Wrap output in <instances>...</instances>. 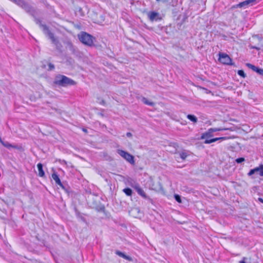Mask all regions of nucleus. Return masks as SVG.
I'll return each instance as SVG.
<instances>
[{
  "instance_id": "nucleus-1",
  "label": "nucleus",
  "mask_w": 263,
  "mask_h": 263,
  "mask_svg": "<svg viewBox=\"0 0 263 263\" xmlns=\"http://www.w3.org/2000/svg\"><path fill=\"white\" fill-rule=\"evenodd\" d=\"M10 1L21 7L26 12L34 17V21L36 24L39 25L40 27L42 29L44 33L49 40H50L51 43L55 45L57 50L60 53H62L63 52V46L62 44L60 42L58 37L54 36V34L50 31L49 27L46 25L42 24L41 20L35 17V14L36 13L35 9L25 0Z\"/></svg>"
},
{
  "instance_id": "nucleus-2",
  "label": "nucleus",
  "mask_w": 263,
  "mask_h": 263,
  "mask_svg": "<svg viewBox=\"0 0 263 263\" xmlns=\"http://www.w3.org/2000/svg\"><path fill=\"white\" fill-rule=\"evenodd\" d=\"M53 83L58 86L67 87L76 85L77 82L64 75L59 74L55 77Z\"/></svg>"
},
{
  "instance_id": "nucleus-3",
  "label": "nucleus",
  "mask_w": 263,
  "mask_h": 263,
  "mask_svg": "<svg viewBox=\"0 0 263 263\" xmlns=\"http://www.w3.org/2000/svg\"><path fill=\"white\" fill-rule=\"evenodd\" d=\"M78 37L83 44L88 46H93V41L96 40L95 37L85 32H81V34L78 35Z\"/></svg>"
},
{
  "instance_id": "nucleus-4",
  "label": "nucleus",
  "mask_w": 263,
  "mask_h": 263,
  "mask_svg": "<svg viewBox=\"0 0 263 263\" xmlns=\"http://www.w3.org/2000/svg\"><path fill=\"white\" fill-rule=\"evenodd\" d=\"M91 200H89L88 199H86L87 203L90 204V206L93 209H95L98 212H105V208L104 204H101L99 200V197L96 198L95 196L92 197Z\"/></svg>"
},
{
  "instance_id": "nucleus-5",
  "label": "nucleus",
  "mask_w": 263,
  "mask_h": 263,
  "mask_svg": "<svg viewBox=\"0 0 263 263\" xmlns=\"http://www.w3.org/2000/svg\"><path fill=\"white\" fill-rule=\"evenodd\" d=\"M117 153L130 164H135L134 157L129 153L122 149H118Z\"/></svg>"
},
{
  "instance_id": "nucleus-6",
  "label": "nucleus",
  "mask_w": 263,
  "mask_h": 263,
  "mask_svg": "<svg viewBox=\"0 0 263 263\" xmlns=\"http://www.w3.org/2000/svg\"><path fill=\"white\" fill-rule=\"evenodd\" d=\"M218 60L223 64L228 65H234L232 59L226 53L219 52Z\"/></svg>"
},
{
  "instance_id": "nucleus-7",
  "label": "nucleus",
  "mask_w": 263,
  "mask_h": 263,
  "mask_svg": "<svg viewBox=\"0 0 263 263\" xmlns=\"http://www.w3.org/2000/svg\"><path fill=\"white\" fill-rule=\"evenodd\" d=\"M226 129H222L219 128H211L208 130L207 132L203 133L201 135V139H204L206 138H209L213 136V133L218 131H221L223 130H226Z\"/></svg>"
},
{
  "instance_id": "nucleus-8",
  "label": "nucleus",
  "mask_w": 263,
  "mask_h": 263,
  "mask_svg": "<svg viewBox=\"0 0 263 263\" xmlns=\"http://www.w3.org/2000/svg\"><path fill=\"white\" fill-rule=\"evenodd\" d=\"M254 174L259 175L260 176H263V164H260L259 166L250 170L249 172L248 173V175L249 176H251Z\"/></svg>"
},
{
  "instance_id": "nucleus-9",
  "label": "nucleus",
  "mask_w": 263,
  "mask_h": 263,
  "mask_svg": "<svg viewBox=\"0 0 263 263\" xmlns=\"http://www.w3.org/2000/svg\"><path fill=\"white\" fill-rule=\"evenodd\" d=\"M137 191L138 194L142 196L144 199H148L151 202L152 201V199L148 197L143 191L142 189H141L138 183H136L134 186H132Z\"/></svg>"
},
{
  "instance_id": "nucleus-10",
  "label": "nucleus",
  "mask_w": 263,
  "mask_h": 263,
  "mask_svg": "<svg viewBox=\"0 0 263 263\" xmlns=\"http://www.w3.org/2000/svg\"><path fill=\"white\" fill-rule=\"evenodd\" d=\"M256 0H246L243 2H240L238 4L234 5L232 8H246L248 5H252L253 3L255 2Z\"/></svg>"
},
{
  "instance_id": "nucleus-11",
  "label": "nucleus",
  "mask_w": 263,
  "mask_h": 263,
  "mask_svg": "<svg viewBox=\"0 0 263 263\" xmlns=\"http://www.w3.org/2000/svg\"><path fill=\"white\" fill-rule=\"evenodd\" d=\"M84 194L85 195L86 199H88L89 200H91L93 196H95L96 198H98V194L92 192L89 187L85 189Z\"/></svg>"
},
{
  "instance_id": "nucleus-12",
  "label": "nucleus",
  "mask_w": 263,
  "mask_h": 263,
  "mask_svg": "<svg viewBox=\"0 0 263 263\" xmlns=\"http://www.w3.org/2000/svg\"><path fill=\"white\" fill-rule=\"evenodd\" d=\"M246 66L253 71L256 72L257 74L261 76H263V69L257 67L252 64L247 63Z\"/></svg>"
},
{
  "instance_id": "nucleus-13",
  "label": "nucleus",
  "mask_w": 263,
  "mask_h": 263,
  "mask_svg": "<svg viewBox=\"0 0 263 263\" xmlns=\"http://www.w3.org/2000/svg\"><path fill=\"white\" fill-rule=\"evenodd\" d=\"M149 18L151 21H160L161 20V17L160 16L159 13L156 12L155 11H152L149 12L148 14Z\"/></svg>"
},
{
  "instance_id": "nucleus-14",
  "label": "nucleus",
  "mask_w": 263,
  "mask_h": 263,
  "mask_svg": "<svg viewBox=\"0 0 263 263\" xmlns=\"http://www.w3.org/2000/svg\"><path fill=\"white\" fill-rule=\"evenodd\" d=\"M64 191L68 194V195H70L72 193V191L70 188V187L67 184H64V183H62V185H59Z\"/></svg>"
},
{
  "instance_id": "nucleus-15",
  "label": "nucleus",
  "mask_w": 263,
  "mask_h": 263,
  "mask_svg": "<svg viewBox=\"0 0 263 263\" xmlns=\"http://www.w3.org/2000/svg\"><path fill=\"white\" fill-rule=\"evenodd\" d=\"M0 142L2 144V145L5 146V147L8 148V149H10L11 148H17V146L16 145H12L10 143H9L7 141H4L2 140V139H1L0 140Z\"/></svg>"
},
{
  "instance_id": "nucleus-16",
  "label": "nucleus",
  "mask_w": 263,
  "mask_h": 263,
  "mask_svg": "<svg viewBox=\"0 0 263 263\" xmlns=\"http://www.w3.org/2000/svg\"><path fill=\"white\" fill-rule=\"evenodd\" d=\"M37 167L39 171V176L41 177L45 176V172L43 170V165L41 163L37 164Z\"/></svg>"
},
{
  "instance_id": "nucleus-17",
  "label": "nucleus",
  "mask_w": 263,
  "mask_h": 263,
  "mask_svg": "<svg viewBox=\"0 0 263 263\" xmlns=\"http://www.w3.org/2000/svg\"><path fill=\"white\" fill-rule=\"evenodd\" d=\"M74 210L77 217L81 219L82 221L86 222V219L84 217L83 214L80 213L76 207L74 208Z\"/></svg>"
},
{
  "instance_id": "nucleus-18",
  "label": "nucleus",
  "mask_w": 263,
  "mask_h": 263,
  "mask_svg": "<svg viewBox=\"0 0 263 263\" xmlns=\"http://www.w3.org/2000/svg\"><path fill=\"white\" fill-rule=\"evenodd\" d=\"M52 178L55 181V183L59 185H62V182L59 177L58 174L56 172H54L52 174Z\"/></svg>"
},
{
  "instance_id": "nucleus-19",
  "label": "nucleus",
  "mask_w": 263,
  "mask_h": 263,
  "mask_svg": "<svg viewBox=\"0 0 263 263\" xmlns=\"http://www.w3.org/2000/svg\"><path fill=\"white\" fill-rule=\"evenodd\" d=\"M157 2H160L161 0H156ZM163 2H166L168 5L171 6H175L177 5L178 0H165L163 1Z\"/></svg>"
},
{
  "instance_id": "nucleus-20",
  "label": "nucleus",
  "mask_w": 263,
  "mask_h": 263,
  "mask_svg": "<svg viewBox=\"0 0 263 263\" xmlns=\"http://www.w3.org/2000/svg\"><path fill=\"white\" fill-rule=\"evenodd\" d=\"M186 118L193 123H196L198 121L197 118L194 115L189 114L187 115Z\"/></svg>"
},
{
  "instance_id": "nucleus-21",
  "label": "nucleus",
  "mask_w": 263,
  "mask_h": 263,
  "mask_svg": "<svg viewBox=\"0 0 263 263\" xmlns=\"http://www.w3.org/2000/svg\"><path fill=\"white\" fill-rule=\"evenodd\" d=\"M141 100H142V102L146 105H148L151 106H154L155 105L154 102L149 101L146 98H145L144 97L142 98Z\"/></svg>"
},
{
  "instance_id": "nucleus-22",
  "label": "nucleus",
  "mask_w": 263,
  "mask_h": 263,
  "mask_svg": "<svg viewBox=\"0 0 263 263\" xmlns=\"http://www.w3.org/2000/svg\"><path fill=\"white\" fill-rule=\"evenodd\" d=\"M104 20H105V17H104V15L102 14H100L99 18H97L95 22L97 24H100L102 23L104 21Z\"/></svg>"
},
{
  "instance_id": "nucleus-23",
  "label": "nucleus",
  "mask_w": 263,
  "mask_h": 263,
  "mask_svg": "<svg viewBox=\"0 0 263 263\" xmlns=\"http://www.w3.org/2000/svg\"><path fill=\"white\" fill-rule=\"evenodd\" d=\"M123 192L128 196H131L133 194L132 190L129 187H126L123 190Z\"/></svg>"
},
{
  "instance_id": "nucleus-24",
  "label": "nucleus",
  "mask_w": 263,
  "mask_h": 263,
  "mask_svg": "<svg viewBox=\"0 0 263 263\" xmlns=\"http://www.w3.org/2000/svg\"><path fill=\"white\" fill-rule=\"evenodd\" d=\"M76 12L79 14L81 16L84 15V12H83L82 8L80 7H77L76 8Z\"/></svg>"
},
{
  "instance_id": "nucleus-25",
  "label": "nucleus",
  "mask_w": 263,
  "mask_h": 263,
  "mask_svg": "<svg viewBox=\"0 0 263 263\" xmlns=\"http://www.w3.org/2000/svg\"><path fill=\"white\" fill-rule=\"evenodd\" d=\"M218 140V139H217V138H212L210 139H206L204 141V143L205 144H210L213 142H215Z\"/></svg>"
},
{
  "instance_id": "nucleus-26",
  "label": "nucleus",
  "mask_w": 263,
  "mask_h": 263,
  "mask_svg": "<svg viewBox=\"0 0 263 263\" xmlns=\"http://www.w3.org/2000/svg\"><path fill=\"white\" fill-rule=\"evenodd\" d=\"M237 74L243 78H245L247 77L246 74L244 72L243 70H238L237 71Z\"/></svg>"
},
{
  "instance_id": "nucleus-27",
  "label": "nucleus",
  "mask_w": 263,
  "mask_h": 263,
  "mask_svg": "<svg viewBox=\"0 0 263 263\" xmlns=\"http://www.w3.org/2000/svg\"><path fill=\"white\" fill-rule=\"evenodd\" d=\"M174 198L178 203H181L182 200L181 196L179 195L178 194H175L174 195Z\"/></svg>"
},
{
  "instance_id": "nucleus-28",
  "label": "nucleus",
  "mask_w": 263,
  "mask_h": 263,
  "mask_svg": "<svg viewBox=\"0 0 263 263\" xmlns=\"http://www.w3.org/2000/svg\"><path fill=\"white\" fill-rule=\"evenodd\" d=\"M187 155L186 152H182L180 153V157L182 160H184L187 157Z\"/></svg>"
},
{
  "instance_id": "nucleus-29",
  "label": "nucleus",
  "mask_w": 263,
  "mask_h": 263,
  "mask_svg": "<svg viewBox=\"0 0 263 263\" xmlns=\"http://www.w3.org/2000/svg\"><path fill=\"white\" fill-rule=\"evenodd\" d=\"M245 161V159L243 157H239V158H237L235 160V162L238 164L241 163L242 162H244Z\"/></svg>"
},
{
  "instance_id": "nucleus-30",
  "label": "nucleus",
  "mask_w": 263,
  "mask_h": 263,
  "mask_svg": "<svg viewBox=\"0 0 263 263\" xmlns=\"http://www.w3.org/2000/svg\"><path fill=\"white\" fill-rule=\"evenodd\" d=\"M70 46V50L71 51H72V53L73 54H76V49H74V47L73 46V45H72V44L71 43H69L68 44Z\"/></svg>"
},
{
  "instance_id": "nucleus-31",
  "label": "nucleus",
  "mask_w": 263,
  "mask_h": 263,
  "mask_svg": "<svg viewBox=\"0 0 263 263\" xmlns=\"http://www.w3.org/2000/svg\"><path fill=\"white\" fill-rule=\"evenodd\" d=\"M54 69V65L53 64L51 63H49L48 64V70H52Z\"/></svg>"
},
{
  "instance_id": "nucleus-32",
  "label": "nucleus",
  "mask_w": 263,
  "mask_h": 263,
  "mask_svg": "<svg viewBox=\"0 0 263 263\" xmlns=\"http://www.w3.org/2000/svg\"><path fill=\"white\" fill-rule=\"evenodd\" d=\"M66 61L70 64H72L74 62V60L70 57H67Z\"/></svg>"
},
{
  "instance_id": "nucleus-33",
  "label": "nucleus",
  "mask_w": 263,
  "mask_h": 263,
  "mask_svg": "<svg viewBox=\"0 0 263 263\" xmlns=\"http://www.w3.org/2000/svg\"><path fill=\"white\" fill-rule=\"evenodd\" d=\"M116 254L123 258H124V257L125 256V255L124 253H123L122 252H121L119 251H117Z\"/></svg>"
},
{
  "instance_id": "nucleus-34",
  "label": "nucleus",
  "mask_w": 263,
  "mask_h": 263,
  "mask_svg": "<svg viewBox=\"0 0 263 263\" xmlns=\"http://www.w3.org/2000/svg\"><path fill=\"white\" fill-rule=\"evenodd\" d=\"M126 136L127 137H129V138H131L133 136V135L130 132H127L126 134Z\"/></svg>"
},
{
  "instance_id": "nucleus-35",
  "label": "nucleus",
  "mask_w": 263,
  "mask_h": 263,
  "mask_svg": "<svg viewBox=\"0 0 263 263\" xmlns=\"http://www.w3.org/2000/svg\"><path fill=\"white\" fill-rule=\"evenodd\" d=\"M217 139H218V140H226L227 139V137H218V138H217Z\"/></svg>"
},
{
  "instance_id": "nucleus-36",
  "label": "nucleus",
  "mask_w": 263,
  "mask_h": 263,
  "mask_svg": "<svg viewBox=\"0 0 263 263\" xmlns=\"http://www.w3.org/2000/svg\"><path fill=\"white\" fill-rule=\"evenodd\" d=\"M124 258H125V259H126L127 260H132V258H131L130 257L126 256V255H125V256L124 257Z\"/></svg>"
},
{
  "instance_id": "nucleus-37",
  "label": "nucleus",
  "mask_w": 263,
  "mask_h": 263,
  "mask_svg": "<svg viewBox=\"0 0 263 263\" xmlns=\"http://www.w3.org/2000/svg\"><path fill=\"white\" fill-rule=\"evenodd\" d=\"M258 200L263 203V198H260V197L258 198Z\"/></svg>"
},
{
  "instance_id": "nucleus-38",
  "label": "nucleus",
  "mask_w": 263,
  "mask_h": 263,
  "mask_svg": "<svg viewBox=\"0 0 263 263\" xmlns=\"http://www.w3.org/2000/svg\"><path fill=\"white\" fill-rule=\"evenodd\" d=\"M133 211H136V212H138V213H139V212H140V210H139V209H138V208H136V209H134V210H133Z\"/></svg>"
},
{
  "instance_id": "nucleus-39",
  "label": "nucleus",
  "mask_w": 263,
  "mask_h": 263,
  "mask_svg": "<svg viewBox=\"0 0 263 263\" xmlns=\"http://www.w3.org/2000/svg\"><path fill=\"white\" fill-rule=\"evenodd\" d=\"M82 130H83L84 132L86 133H87V129H86V128H83L82 129Z\"/></svg>"
},
{
  "instance_id": "nucleus-40",
  "label": "nucleus",
  "mask_w": 263,
  "mask_h": 263,
  "mask_svg": "<svg viewBox=\"0 0 263 263\" xmlns=\"http://www.w3.org/2000/svg\"><path fill=\"white\" fill-rule=\"evenodd\" d=\"M122 227L123 228H126V226H125V224H123L122 225Z\"/></svg>"
},
{
  "instance_id": "nucleus-41",
  "label": "nucleus",
  "mask_w": 263,
  "mask_h": 263,
  "mask_svg": "<svg viewBox=\"0 0 263 263\" xmlns=\"http://www.w3.org/2000/svg\"><path fill=\"white\" fill-rule=\"evenodd\" d=\"M252 48H254V49H257V48H256V47H252Z\"/></svg>"
}]
</instances>
